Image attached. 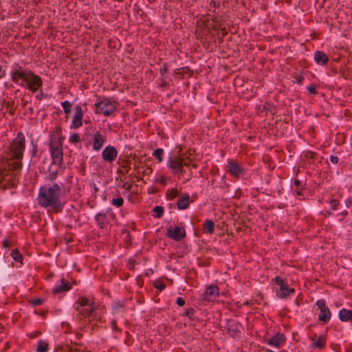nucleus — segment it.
<instances>
[{"label": "nucleus", "mask_w": 352, "mask_h": 352, "mask_svg": "<svg viewBox=\"0 0 352 352\" xmlns=\"http://www.w3.org/2000/svg\"><path fill=\"white\" fill-rule=\"evenodd\" d=\"M61 187L57 183H50L42 186L38 193V203L44 208H51L54 212H60L64 208L61 201Z\"/></svg>", "instance_id": "f257e3e1"}, {"label": "nucleus", "mask_w": 352, "mask_h": 352, "mask_svg": "<svg viewBox=\"0 0 352 352\" xmlns=\"http://www.w3.org/2000/svg\"><path fill=\"white\" fill-rule=\"evenodd\" d=\"M25 148V138L22 132H19L8 148L6 164L9 170L19 171L22 168V160Z\"/></svg>", "instance_id": "f03ea898"}, {"label": "nucleus", "mask_w": 352, "mask_h": 352, "mask_svg": "<svg viewBox=\"0 0 352 352\" xmlns=\"http://www.w3.org/2000/svg\"><path fill=\"white\" fill-rule=\"evenodd\" d=\"M63 137H59L56 139L52 135L50 136V142L49 144L50 155L52 163L59 166H62L63 153Z\"/></svg>", "instance_id": "7ed1b4c3"}, {"label": "nucleus", "mask_w": 352, "mask_h": 352, "mask_svg": "<svg viewBox=\"0 0 352 352\" xmlns=\"http://www.w3.org/2000/svg\"><path fill=\"white\" fill-rule=\"evenodd\" d=\"M95 308L94 301L85 296L79 297L76 302V310L81 316L80 319L92 316Z\"/></svg>", "instance_id": "20e7f679"}, {"label": "nucleus", "mask_w": 352, "mask_h": 352, "mask_svg": "<svg viewBox=\"0 0 352 352\" xmlns=\"http://www.w3.org/2000/svg\"><path fill=\"white\" fill-rule=\"evenodd\" d=\"M31 72V70L24 69L19 64L15 63L12 66L10 72L12 80L23 87L25 86V82L28 80Z\"/></svg>", "instance_id": "39448f33"}, {"label": "nucleus", "mask_w": 352, "mask_h": 352, "mask_svg": "<svg viewBox=\"0 0 352 352\" xmlns=\"http://www.w3.org/2000/svg\"><path fill=\"white\" fill-rule=\"evenodd\" d=\"M96 113H103L105 116H109L116 111L117 103L116 101H111L110 99L104 98L96 104Z\"/></svg>", "instance_id": "423d86ee"}, {"label": "nucleus", "mask_w": 352, "mask_h": 352, "mask_svg": "<svg viewBox=\"0 0 352 352\" xmlns=\"http://www.w3.org/2000/svg\"><path fill=\"white\" fill-rule=\"evenodd\" d=\"M223 19H218L217 16H210L207 14L201 17L197 22V27L198 28H206L208 30L213 29L218 30L221 28V21Z\"/></svg>", "instance_id": "0eeeda50"}, {"label": "nucleus", "mask_w": 352, "mask_h": 352, "mask_svg": "<svg viewBox=\"0 0 352 352\" xmlns=\"http://www.w3.org/2000/svg\"><path fill=\"white\" fill-rule=\"evenodd\" d=\"M316 304L320 311L318 314V320L324 324L327 323L330 320L331 313L329 307L326 305L325 300H318Z\"/></svg>", "instance_id": "6e6552de"}, {"label": "nucleus", "mask_w": 352, "mask_h": 352, "mask_svg": "<svg viewBox=\"0 0 352 352\" xmlns=\"http://www.w3.org/2000/svg\"><path fill=\"white\" fill-rule=\"evenodd\" d=\"M227 171L236 179H239L245 173V170L241 165L233 160L228 161Z\"/></svg>", "instance_id": "1a4fd4ad"}, {"label": "nucleus", "mask_w": 352, "mask_h": 352, "mask_svg": "<svg viewBox=\"0 0 352 352\" xmlns=\"http://www.w3.org/2000/svg\"><path fill=\"white\" fill-rule=\"evenodd\" d=\"M25 86L32 92H36L43 85V82L40 76L31 72L28 77V80L25 82Z\"/></svg>", "instance_id": "9d476101"}, {"label": "nucleus", "mask_w": 352, "mask_h": 352, "mask_svg": "<svg viewBox=\"0 0 352 352\" xmlns=\"http://www.w3.org/2000/svg\"><path fill=\"white\" fill-rule=\"evenodd\" d=\"M166 236L171 239L179 241L186 236V231L183 227L170 226L167 228Z\"/></svg>", "instance_id": "9b49d317"}, {"label": "nucleus", "mask_w": 352, "mask_h": 352, "mask_svg": "<svg viewBox=\"0 0 352 352\" xmlns=\"http://www.w3.org/2000/svg\"><path fill=\"white\" fill-rule=\"evenodd\" d=\"M117 156L118 151L113 146H106L102 152V159L107 162H112L116 159Z\"/></svg>", "instance_id": "f8f14e48"}, {"label": "nucleus", "mask_w": 352, "mask_h": 352, "mask_svg": "<svg viewBox=\"0 0 352 352\" xmlns=\"http://www.w3.org/2000/svg\"><path fill=\"white\" fill-rule=\"evenodd\" d=\"M181 165H183V164L182 157L180 154L169 157L167 166L172 170L173 173H177V169L181 168Z\"/></svg>", "instance_id": "ddd939ff"}, {"label": "nucleus", "mask_w": 352, "mask_h": 352, "mask_svg": "<svg viewBox=\"0 0 352 352\" xmlns=\"http://www.w3.org/2000/svg\"><path fill=\"white\" fill-rule=\"evenodd\" d=\"M106 142V137L99 131H96L93 135V149L100 151Z\"/></svg>", "instance_id": "4468645a"}, {"label": "nucleus", "mask_w": 352, "mask_h": 352, "mask_svg": "<svg viewBox=\"0 0 352 352\" xmlns=\"http://www.w3.org/2000/svg\"><path fill=\"white\" fill-rule=\"evenodd\" d=\"M75 111L76 113L73 118L72 126L74 128L77 129L82 125L83 112L79 105L76 107Z\"/></svg>", "instance_id": "2eb2a0df"}, {"label": "nucleus", "mask_w": 352, "mask_h": 352, "mask_svg": "<svg viewBox=\"0 0 352 352\" xmlns=\"http://www.w3.org/2000/svg\"><path fill=\"white\" fill-rule=\"evenodd\" d=\"M72 289V284L65 278H62L60 280V285H56L54 287L52 293L56 294L67 292Z\"/></svg>", "instance_id": "dca6fc26"}, {"label": "nucleus", "mask_w": 352, "mask_h": 352, "mask_svg": "<svg viewBox=\"0 0 352 352\" xmlns=\"http://www.w3.org/2000/svg\"><path fill=\"white\" fill-rule=\"evenodd\" d=\"M285 342V336L282 333H277L272 336L268 341L269 345L274 346L276 347H280Z\"/></svg>", "instance_id": "f3484780"}, {"label": "nucleus", "mask_w": 352, "mask_h": 352, "mask_svg": "<svg viewBox=\"0 0 352 352\" xmlns=\"http://www.w3.org/2000/svg\"><path fill=\"white\" fill-rule=\"evenodd\" d=\"M227 325V333L228 334H230L232 338H236L239 336L240 331L238 328V324L235 321H229Z\"/></svg>", "instance_id": "a211bd4d"}, {"label": "nucleus", "mask_w": 352, "mask_h": 352, "mask_svg": "<svg viewBox=\"0 0 352 352\" xmlns=\"http://www.w3.org/2000/svg\"><path fill=\"white\" fill-rule=\"evenodd\" d=\"M314 60L317 64L324 65L328 63L329 58L323 52L316 51L314 54Z\"/></svg>", "instance_id": "6ab92c4d"}, {"label": "nucleus", "mask_w": 352, "mask_h": 352, "mask_svg": "<svg viewBox=\"0 0 352 352\" xmlns=\"http://www.w3.org/2000/svg\"><path fill=\"white\" fill-rule=\"evenodd\" d=\"M95 220L97 222L98 226L101 229L106 228L109 223V221L105 213H98L95 216Z\"/></svg>", "instance_id": "aec40b11"}, {"label": "nucleus", "mask_w": 352, "mask_h": 352, "mask_svg": "<svg viewBox=\"0 0 352 352\" xmlns=\"http://www.w3.org/2000/svg\"><path fill=\"white\" fill-rule=\"evenodd\" d=\"M219 296V287L217 285H210L208 287L204 293V300L206 301H209L210 299L208 296Z\"/></svg>", "instance_id": "412c9836"}, {"label": "nucleus", "mask_w": 352, "mask_h": 352, "mask_svg": "<svg viewBox=\"0 0 352 352\" xmlns=\"http://www.w3.org/2000/svg\"><path fill=\"white\" fill-rule=\"evenodd\" d=\"M189 206V195L185 193L181 198L177 201V208L179 210L186 209Z\"/></svg>", "instance_id": "4be33fe9"}, {"label": "nucleus", "mask_w": 352, "mask_h": 352, "mask_svg": "<svg viewBox=\"0 0 352 352\" xmlns=\"http://www.w3.org/2000/svg\"><path fill=\"white\" fill-rule=\"evenodd\" d=\"M294 292L295 290L294 288L289 287L288 285L285 283L283 287H281L279 288V292L277 293V295L279 298H283L294 293Z\"/></svg>", "instance_id": "5701e85b"}, {"label": "nucleus", "mask_w": 352, "mask_h": 352, "mask_svg": "<svg viewBox=\"0 0 352 352\" xmlns=\"http://www.w3.org/2000/svg\"><path fill=\"white\" fill-rule=\"evenodd\" d=\"M339 319L342 322L352 321V310L342 308L339 311Z\"/></svg>", "instance_id": "b1692460"}, {"label": "nucleus", "mask_w": 352, "mask_h": 352, "mask_svg": "<svg viewBox=\"0 0 352 352\" xmlns=\"http://www.w3.org/2000/svg\"><path fill=\"white\" fill-rule=\"evenodd\" d=\"M175 75L180 76L182 78L184 77V74H186L188 76L192 75V72L188 67H184L182 68H177L174 72Z\"/></svg>", "instance_id": "393cba45"}, {"label": "nucleus", "mask_w": 352, "mask_h": 352, "mask_svg": "<svg viewBox=\"0 0 352 352\" xmlns=\"http://www.w3.org/2000/svg\"><path fill=\"white\" fill-rule=\"evenodd\" d=\"M203 228L208 233L212 234L214 230V223L210 219H207L203 223Z\"/></svg>", "instance_id": "a878e982"}, {"label": "nucleus", "mask_w": 352, "mask_h": 352, "mask_svg": "<svg viewBox=\"0 0 352 352\" xmlns=\"http://www.w3.org/2000/svg\"><path fill=\"white\" fill-rule=\"evenodd\" d=\"M326 344V339L324 336H320L316 342L313 344L314 347L318 349H323Z\"/></svg>", "instance_id": "bb28decb"}, {"label": "nucleus", "mask_w": 352, "mask_h": 352, "mask_svg": "<svg viewBox=\"0 0 352 352\" xmlns=\"http://www.w3.org/2000/svg\"><path fill=\"white\" fill-rule=\"evenodd\" d=\"M48 351V343L44 340H40L38 342L36 351L37 352H47Z\"/></svg>", "instance_id": "cd10ccee"}, {"label": "nucleus", "mask_w": 352, "mask_h": 352, "mask_svg": "<svg viewBox=\"0 0 352 352\" xmlns=\"http://www.w3.org/2000/svg\"><path fill=\"white\" fill-rule=\"evenodd\" d=\"M179 195V191L177 188H171L167 190L166 197L168 200H173Z\"/></svg>", "instance_id": "c85d7f7f"}, {"label": "nucleus", "mask_w": 352, "mask_h": 352, "mask_svg": "<svg viewBox=\"0 0 352 352\" xmlns=\"http://www.w3.org/2000/svg\"><path fill=\"white\" fill-rule=\"evenodd\" d=\"M153 212H154V214H153V217L160 218L162 217L164 214V209L162 206H157L153 208Z\"/></svg>", "instance_id": "c756f323"}, {"label": "nucleus", "mask_w": 352, "mask_h": 352, "mask_svg": "<svg viewBox=\"0 0 352 352\" xmlns=\"http://www.w3.org/2000/svg\"><path fill=\"white\" fill-rule=\"evenodd\" d=\"M10 255L12 258L17 262L21 263L23 261V255L20 253L18 249H14L12 251Z\"/></svg>", "instance_id": "7c9ffc66"}, {"label": "nucleus", "mask_w": 352, "mask_h": 352, "mask_svg": "<svg viewBox=\"0 0 352 352\" xmlns=\"http://www.w3.org/2000/svg\"><path fill=\"white\" fill-rule=\"evenodd\" d=\"M111 204L116 208H120L124 204V199L122 197H117L111 200Z\"/></svg>", "instance_id": "2f4dec72"}, {"label": "nucleus", "mask_w": 352, "mask_h": 352, "mask_svg": "<svg viewBox=\"0 0 352 352\" xmlns=\"http://www.w3.org/2000/svg\"><path fill=\"white\" fill-rule=\"evenodd\" d=\"M6 175V174L5 173V170H0V188H2L3 190L10 188V186L3 184V181L5 180Z\"/></svg>", "instance_id": "473e14b6"}, {"label": "nucleus", "mask_w": 352, "mask_h": 352, "mask_svg": "<svg viewBox=\"0 0 352 352\" xmlns=\"http://www.w3.org/2000/svg\"><path fill=\"white\" fill-rule=\"evenodd\" d=\"M292 77L295 79L296 82L298 85H302V81L304 80L305 78L303 76V73L300 72L299 74L295 72L292 74Z\"/></svg>", "instance_id": "72a5a7b5"}, {"label": "nucleus", "mask_w": 352, "mask_h": 352, "mask_svg": "<svg viewBox=\"0 0 352 352\" xmlns=\"http://www.w3.org/2000/svg\"><path fill=\"white\" fill-rule=\"evenodd\" d=\"M163 149L159 148L154 151L153 156H155V157L158 160L159 162H161L163 160Z\"/></svg>", "instance_id": "f704fd0d"}, {"label": "nucleus", "mask_w": 352, "mask_h": 352, "mask_svg": "<svg viewBox=\"0 0 352 352\" xmlns=\"http://www.w3.org/2000/svg\"><path fill=\"white\" fill-rule=\"evenodd\" d=\"M195 310L192 307H190L184 312V316L188 317L189 319L192 320Z\"/></svg>", "instance_id": "c9c22d12"}, {"label": "nucleus", "mask_w": 352, "mask_h": 352, "mask_svg": "<svg viewBox=\"0 0 352 352\" xmlns=\"http://www.w3.org/2000/svg\"><path fill=\"white\" fill-rule=\"evenodd\" d=\"M72 106V104L69 102V101H64L63 102H62V107L64 109V112L67 114H68L69 113H70V107Z\"/></svg>", "instance_id": "e433bc0d"}, {"label": "nucleus", "mask_w": 352, "mask_h": 352, "mask_svg": "<svg viewBox=\"0 0 352 352\" xmlns=\"http://www.w3.org/2000/svg\"><path fill=\"white\" fill-rule=\"evenodd\" d=\"M69 142L72 143H78L80 142V135L78 133H74L69 137Z\"/></svg>", "instance_id": "4c0bfd02"}, {"label": "nucleus", "mask_w": 352, "mask_h": 352, "mask_svg": "<svg viewBox=\"0 0 352 352\" xmlns=\"http://www.w3.org/2000/svg\"><path fill=\"white\" fill-rule=\"evenodd\" d=\"M153 286L155 288L158 289L159 291H162L165 289V285L164 283L157 280L153 283Z\"/></svg>", "instance_id": "58836bf2"}, {"label": "nucleus", "mask_w": 352, "mask_h": 352, "mask_svg": "<svg viewBox=\"0 0 352 352\" xmlns=\"http://www.w3.org/2000/svg\"><path fill=\"white\" fill-rule=\"evenodd\" d=\"M275 283L278 285L280 287H283V286L286 283L285 280L282 278L280 276H276L274 278Z\"/></svg>", "instance_id": "ea45409f"}, {"label": "nucleus", "mask_w": 352, "mask_h": 352, "mask_svg": "<svg viewBox=\"0 0 352 352\" xmlns=\"http://www.w3.org/2000/svg\"><path fill=\"white\" fill-rule=\"evenodd\" d=\"M122 184H120V186L122 188L126 189L127 191H130L133 187L132 183L128 182H123L122 181Z\"/></svg>", "instance_id": "a19ab883"}, {"label": "nucleus", "mask_w": 352, "mask_h": 352, "mask_svg": "<svg viewBox=\"0 0 352 352\" xmlns=\"http://www.w3.org/2000/svg\"><path fill=\"white\" fill-rule=\"evenodd\" d=\"M307 90L309 91V92L310 94H317L318 92L316 91V86L315 84H311L309 86L307 87Z\"/></svg>", "instance_id": "79ce46f5"}, {"label": "nucleus", "mask_w": 352, "mask_h": 352, "mask_svg": "<svg viewBox=\"0 0 352 352\" xmlns=\"http://www.w3.org/2000/svg\"><path fill=\"white\" fill-rule=\"evenodd\" d=\"M330 205L333 210H337L340 203L337 199H332L330 201Z\"/></svg>", "instance_id": "37998d69"}, {"label": "nucleus", "mask_w": 352, "mask_h": 352, "mask_svg": "<svg viewBox=\"0 0 352 352\" xmlns=\"http://www.w3.org/2000/svg\"><path fill=\"white\" fill-rule=\"evenodd\" d=\"M56 177H57V171H52V172L50 173L47 179L50 182H53L54 180L56 179Z\"/></svg>", "instance_id": "c03bdc74"}, {"label": "nucleus", "mask_w": 352, "mask_h": 352, "mask_svg": "<svg viewBox=\"0 0 352 352\" xmlns=\"http://www.w3.org/2000/svg\"><path fill=\"white\" fill-rule=\"evenodd\" d=\"M43 299L42 298H36L34 300H32L31 303L34 306H38L43 304Z\"/></svg>", "instance_id": "a18cd8bd"}, {"label": "nucleus", "mask_w": 352, "mask_h": 352, "mask_svg": "<svg viewBox=\"0 0 352 352\" xmlns=\"http://www.w3.org/2000/svg\"><path fill=\"white\" fill-rule=\"evenodd\" d=\"M122 233L123 234H125L126 235V241H129V242H131V236L130 234V232L129 231L127 230V229H123L122 230Z\"/></svg>", "instance_id": "49530a36"}, {"label": "nucleus", "mask_w": 352, "mask_h": 352, "mask_svg": "<svg viewBox=\"0 0 352 352\" xmlns=\"http://www.w3.org/2000/svg\"><path fill=\"white\" fill-rule=\"evenodd\" d=\"M55 352H80L77 349H56Z\"/></svg>", "instance_id": "de8ad7c7"}, {"label": "nucleus", "mask_w": 352, "mask_h": 352, "mask_svg": "<svg viewBox=\"0 0 352 352\" xmlns=\"http://www.w3.org/2000/svg\"><path fill=\"white\" fill-rule=\"evenodd\" d=\"M176 303L179 306L182 307L185 304V300L182 297H178L176 300Z\"/></svg>", "instance_id": "09e8293b"}, {"label": "nucleus", "mask_w": 352, "mask_h": 352, "mask_svg": "<svg viewBox=\"0 0 352 352\" xmlns=\"http://www.w3.org/2000/svg\"><path fill=\"white\" fill-rule=\"evenodd\" d=\"M168 66L166 63H164L163 67L160 69V74L163 76L165 73L168 72Z\"/></svg>", "instance_id": "8fccbe9b"}, {"label": "nucleus", "mask_w": 352, "mask_h": 352, "mask_svg": "<svg viewBox=\"0 0 352 352\" xmlns=\"http://www.w3.org/2000/svg\"><path fill=\"white\" fill-rule=\"evenodd\" d=\"M210 6L213 8H219L220 6V3L218 1L216 0H212L210 3Z\"/></svg>", "instance_id": "3c124183"}, {"label": "nucleus", "mask_w": 352, "mask_h": 352, "mask_svg": "<svg viewBox=\"0 0 352 352\" xmlns=\"http://www.w3.org/2000/svg\"><path fill=\"white\" fill-rule=\"evenodd\" d=\"M329 160L333 164H338V161H339L338 157L337 156H334V155H331L329 157Z\"/></svg>", "instance_id": "603ef678"}, {"label": "nucleus", "mask_w": 352, "mask_h": 352, "mask_svg": "<svg viewBox=\"0 0 352 352\" xmlns=\"http://www.w3.org/2000/svg\"><path fill=\"white\" fill-rule=\"evenodd\" d=\"M123 307V305L120 302H116L113 306V309L114 311L118 310L119 309H121Z\"/></svg>", "instance_id": "864d4df0"}, {"label": "nucleus", "mask_w": 352, "mask_h": 352, "mask_svg": "<svg viewBox=\"0 0 352 352\" xmlns=\"http://www.w3.org/2000/svg\"><path fill=\"white\" fill-rule=\"evenodd\" d=\"M111 328L114 330H118L117 327V322L116 320H113L111 322Z\"/></svg>", "instance_id": "5fc2aeb1"}, {"label": "nucleus", "mask_w": 352, "mask_h": 352, "mask_svg": "<svg viewBox=\"0 0 352 352\" xmlns=\"http://www.w3.org/2000/svg\"><path fill=\"white\" fill-rule=\"evenodd\" d=\"M10 245V241L8 239H4L3 241V247L4 248H9Z\"/></svg>", "instance_id": "6e6d98bb"}, {"label": "nucleus", "mask_w": 352, "mask_h": 352, "mask_svg": "<svg viewBox=\"0 0 352 352\" xmlns=\"http://www.w3.org/2000/svg\"><path fill=\"white\" fill-rule=\"evenodd\" d=\"M186 170L184 168V166L181 165V168H179V169H177V173H180L181 175H183Z\"/></svg>", "instance_id": "4d7b16f0"}, {"label": "nucleus", "mask_w": 352, "mask_h": 352, "mask_svg": "<svg viewBox=\"0 0 352 352\" xmlns=\"http://www.w3.org/2000/svg\"><path fill=\"white\" fill-rule=\"evenodd\" d=\"M345 204L346 207L349 208L352 205V199H348L347 200H346Z\"/></svg>", "instance_id": "13d9d810"}, {"label": "nucleus", "mask_w": 352, "mask_h": 352, "mask_svg": "<svg viewBox=\"0 0 352 352\" xmlns=\"http://www.w3.org/2000/svg\"><path fill=\"white\" fill-rule=\"evenodd\" d=\"M166 177H162L160 178V183L162 184H166Z\"/></svg>", "instance_id": "bf43d9fd"}, {"label": "nucleus", "mask_w": 352, "mask_h": 352, "mask_svg": "<svg viewBox=\"0 0 352 352\" xmlns=\"http://www.w3.org/2000/svg\"><path fill=\"white\" fill-rule=\"evenodd\" d=\"M294 184L295 186H298L300 184V181L299 179H295L294 182Z\"/></svg>", "instance_id": "052dcab7"}, {"label": "nucleus", "mask_w": 352, "mask_h": 352, "mask_svg": "<svg viewBox=\"0 0 352 352\" xmlns=\"http://www.w3.org/2000/svg\"><path fill=\"white\" fill-rule=\"evenodd\" d=\"M182 164H183V166H189V162H186L184 158L182 157Z\"/></svg>", "instance_id": "680f3d73"}, {"label": "nucleus", "mask_w": 352, "mask_h": 352, "mask_svg": "<svg viewBox=\"0 0 352 352\" xmlns=\"http://www.w3.org/2000/svg\"><path fill=\"white\" fill-rule=\"evenodd\" d=\"M221 34L223 36H225L227 34V31H226V28H224L221 29Z\"/></svg>", "instance_id": "e2e57ef3"}, {"label": "nucleus", "mask_w": 352, "mask_h": 352, "mask_svg": "<svg viewBox=\"0 0 352 352\" xmlns=\"http://www.w3.org/2000/svg\"><path fill=\"white\" fill-rule=\"evenodd\" d=\"M36 151H37V150H36V146H34V148L32 149V154H33L34 155H36Z\"/></svg>", "instance_id": "0e129e2a"}, {"label": "nucleus", "mask_w": 352, "mask_h": 352, "mask_svg": "<svg viewBox=\"0 0 352 352\" xmlns=\"http://www.w3.org/2000/svg\"><path fill=\"white\" fill-rule=\"evenodd\" d=\"M296 194H297L298 195H299V196H300V195H302V189H300V190H296Z\"/></svg>", "instance_id": "69168bd1"}, {"label": "nucleus", "mask_w": 352, "mask_h": 352, "mask_svg": "<svg viewBox=\"0 0 352 352\" xmlns=\"http://www.w3.org/2000/svg\"><path fill=\"white\" fill-rule=\"evenodd\" d=\"M346 352H352V349H348Z\"/></svg>", "instance_id": "338daca9"}, {"label": "nucleus", "mask_w": 352, "mask_h": 352, "mask_svg": "<svg viewBox=\"0 0 352 352\" xmlns=\"http://www.w3.org/2000/svg\"><path fill=\"white\" fill-rule=\"evenodd\" d=\"M56 129H57V131H60V126H58V127L56 128Z\"/></svg>", "instance_id": "774afa93"}]
</instances>
